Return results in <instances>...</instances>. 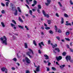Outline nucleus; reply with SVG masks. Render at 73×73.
I'll list each match as a JSON object with an SVG mask.
<instances>
[{"label": "nucleus", "mask_w": 73, "mask_h": 73, "mask_svg": "<svg viewBox=\"0 0 73 73\" xmlns=\"http://www.w3.org/2000/svg\"><path fill=\"white\" fill-rule=\"evenodd\" d=\"M44 57H46L45 58L46 60H48V59H49V56H48L47 55L44 54Z\"/></svg>", "instance_id": "obj_14"}, {"label": "nucleus", "mask_w": 73, "mask_h": 73, "mask_svg": "<svg viewBox=\"0 0 73 73\" xmlns=\"http://www.w3.org/2000/svg\"><path fill=\"white\" fill-rule=\"evenodd\" d=\"M13 61H17V59L15 58L13 59Z\"/></svg>", "instance_id": "obj_43"}, {"label": "nucleus", "mask_w": 73, "mask_h": 73, "mask_svg": "<svg viewBox=\"0 0 73 73\" xmlns=\"http://www.w3.org/2000/svg\"><path fill=\"white\" fill-rule=\"evenodd\" d=\"M12 22H13V23H14L15 24H16V21H15V20H12Z\"/></svg>", "instance_id": "obj_36"}, {"label": "nucleus", "mask_w": 73, "mask_h": 73, "mask_svg": "<svg viewBox=\"0 0 73 73\" xmlns=\"http://www.w3.org/2000/svg\"><path fill=\"white\" fill-rule=\"evenodd\" d=\"M54 50H57L58 52H60V49H59V48H55Z\"/></svg>", "instance_id": "obj_16"}, {"label": "nucleus", "mask_w": 73, "mask_h": 73, "mask_svg": "<svg viewBox=\"0 0 73 73\" xmlns=\"http://www.w3.org/2000/svg\"><path fill=\"white\" fill-rule=\"evenodd\" d=\"M25 61L27 63V64H30L31 63V60L30 59H29L28 57H26L25 58Z\"/></svg>", "instance_id": "obj_3"}, {"label": "nucleus", "mask_w": 73, "mask_h": 73, "mask_svg": "<svg viewBox=\"0 0 73 73\" xmlns=\"http://www.w3.org/2000/svg\"><path fill=\"white\" fill-rule=\"evenodd\" d=\"M29 2H32V0H26V2L28 5H29L30 4V3H29Z\"/></svg>", "instance_id": "obj_9"}, {"label": "nucleus", "mask_w": 73, "mask_h": 73, "mask_svg": "<svg viewBox=\"0 0 73 73\" xmlns=\"http://www.w3.org/2000/svg\"><path fill=\"white\" fill-rule=\"evenodd\" d=\"M48 44H50V40L48 41Z\"/></svg>", "instance_id": "obj_60"}, {"label": "nucleus", "mask_w": 73, "mask_h": 73, "mask_svg": "<svg viewBox=\"0 0 73 73\" xmlns=\"http://www.w3.org/2000/svg\"><path fill=\"white\" fill-rule=\"evenodd\" d=\"M64 18H63L62 17V19H61V23L62 24L64 23Z\"/></svg>", "instance_id": "obj_21"}, {"label": "nucleus", "mask_w": 73, "mask_h": 73, "mask_svg": "<svg viewBox=\"0 0 73 73\" xmlns=\"http://www.w3.org/2000/svg\"><path fill=\"white\" fill-rule=\"evenodd\" d=\"M29 13H30V15H32V11L31 10L30 11Z\"/></svg>", "instance_id": "obj_44"}, {"label": "nucleus", "mask_w": 73, "mask_h": 73, "mask_svg": "<svg viewBox=\"0 0 73 73\" xmlns=\"http://www.w3.org/2000/svg\"><path fill=\"white\" fill-rule=\"evenodd\" d=\"M24 45H25V48H28V45H27V43H25Z\"/></svg>", "instance_id": "obj_19"}, {"label": "nucleus", "mask_w": 73, "mask_h": 73, "mask_svg": "<svg viewBox=\"0 0 73 73\" xmlns=\"http://www.w3.org/2000/svg\"><path fill=\"white\" fill-rule=\"evenodd\" d=\"M70 61V62L71 63H73V60H71L70 59V60H69Z\"/></svg>", "instance_id": "obj_52"}, {"label": "nucleus", "mask_w": 73, "mask_h": 73, "mask_svg": "<svg viewBox=\"0 0 73 73\" xmlns=\"http://www.w3.org/2000/svg\"><path fill=\"white\" fill-rule=\"evenodd\" d=\"M41 5H38V9H41Z\"/></svg>", "instance_id": "obj_26"}, {"label": "nucleus", "mask_w": 73, "mask_h": 73, "mask_svg": "<svg viewBox=\"0 0 73 73\" xmlns=\"http://www.w3.org/2000/svg\"><path fill=\"white\" fill-rule=\"evenodd\" d=\"M38 44L39 45H43V46H44V43H43V42H42L40 43H38Z\"/></svg>", "instance_id": "obj_27"}, {"label": "nucleus", "mask_w": 73, "mask_h": 73, "mask_svg": "<svg viewBox=\"0 0 73 73\" xmlns=\"http://www.w3.org/2000/svg\"><path fill=\"white\" fill-rule=\"evenodd\" d=\"M0 40L2 41V44H4L5 45H7V39L6 37L4 36L3 37H1L0 38Z\"/></svg>", "instance_id": "obj_1"}, {"label": "nucleus", "mask_w": 73, "mask_h": 73, "mask_svg": "<svg viewBox=\"0 0 73 73\" xmlns=\"http://www.w3.org/2000/svg\"><path fill=\"white\" fill-rule=\"evenodd\" d=\"M65 40H67V41H70V39H69L68 38H65Z\"/></svg>", "instance_id": "obj_46"}, {"label": "nucleus", "mask_w": 73, "mask_h": 73, "mask_svg": "<svg viewBox=\"0 0 73 73\" xmlns=\"http://www.w3.org/2000/svg\"><path fill=\"white\" fill-rule=\"evenodd\" d=\"M70 51L71 52H73V49H72V48H70Z\"/></svg>", "instance_id": "obj_54"}, {"label": "nucleus", "mask_w": 73, "mask_h": 73, "mask_svg": "<svg viewBox=\"0 0 73 73\" xmlns=\"http://www.w3.org/2000/svg\"><path fill=\"white\" fill-rule=\"evenodd\" d=\"M33 44H34L35 46H37V44H36V42L35 40H33Z\"/></svg>", "instance_id": "obj_20"}, {"label": "nucleus", "mask_w": 73, "mask_h": 73, "mask_svg": "<svg viewBox=\"0 0 73 73\" xmlns=\"http://www.w3.org/2000/svg\"><path fill=\"white\" fill-rule=\"evenodd\" d=\"M5 5L6 7H8V5H9V3L8 2H6L5 3Z\"/></svg>", "instance_id": "obj_31"}, {"label": "nucleus", "mask_w": 73, "mask_h": 73, "mask_svg": "<svg viewBox=\"0 0 73 73\" xmlns=\"http://www.w3.org/2000/svg\"><path fill=\"white\" fill-rule=\"evenodd\" d=\"M11 25L12 27H14V29H16V27H15V25H13V23H11Z\"/></svg>", "instance_id": "obj_15"}, {"label": "nucleus", "mask_w": 73, "mask_h": 73, "mask_svg": "<svg viewBox=\"0 0 73 73\" xmlns=\"http://www.w3.org/2000/svg\"><path fill=\"white\" fill-rule=\"evenodd\" d=\"M38 45H39L40 49H42V46H41V44H38Z\"/></svg>", "instance_id": "obj_55"}, {"label": "nucleus", "mask_w": 73, "mask_h": 73, "mask_svg": "<svg viewBox=\"0 0 73 73\" xmlns=\"http://www.w3.org/2000/svg\"><path fill=\"white\" fill-rule=\"evenodd\" d=\"M1 24L3 27H5V25H4V23L1 22Z\"/></svg>", "instance_id": "obj_25"}, {"label": "nucleus", "mask_w": 73, "mask_h": 73, "mask_svg": "<svg viewBox=\"0 0 73 73\" xmlns=\"http://www.w3.org/2000/svg\"><path fill=\"white\" fill-rule=\"evenodd\" d=\"M25 28H26V29H27V31L29 30V28H28V27L27 26H25Z\"/></svg>", "instance_id": "obj_37"}, {"label": "nucleus", "mask_w": 73, "mask_h": 73, "mask_svg": "<svg viewBox=\"0 0 73 73\" xmlns=\"http://www.w3.org/2000/svg\"><path fill=\"white\" fill-rule=\"evenodd\" d=\"M18 27L19 28H21V29H23V26H21V25H18Z\"/></svg>", "instance_id": "obj_29"}, {"label": "nucleus", "mask_w": 73, "mask_h": 73, "mask_svg": "<svg viewBox=\"0 0 73 73\" xmlns=\"http://www.w3.org/2000/svg\"><path fill=\"white\" fill-rule=\"evenodd\" d=\"M1 5L2 6H3V7H4L5 6V4L3 3H1Z\"/></svg>", "instance_id": "obj_49"}, {"label": "nucleus", "mask_w": 73, "mask_h": 73, "mask_svg": "<svg viewBox=\"0 0 73 73\" xmlns=\"http://www.w3.org/2000/svg\"><path fill=\"white\" fill-rule=\"evenodd\" d=\"M40 33L41 35H42V36H43V35H44V34L43 32H41Z\"/></svg>", "instance_id": "obj_53"}, {"label": "nucleus", "mask_w": 73, "mask_h": 73, "mask_svg": "<svg viewBox=\"0 0 73 73\" xmlns=\"http://www.w3.org/2000/svg\"><path fill=\"white\" fill-rule=\"evenodd\" d=\"M40 66L38 65V66L36 68V72H39V71H40Z\"/></svg>", "instance_id": "obj_13"}, {"label": "nucleus", "mask_w": 73, "mask_h": 73, "mask_svg": "<svg viewBox=\"0 0 73 73\" xmlns=\"http://www.w3.org/2000/svg\"><path fill=\"white\" fill-rule=\"evenodd\" d=\"M66 54V53L65 52H64L63 53H62V55L63 56H65Z\"/></svg>", "instance_id": "obj_24"}, {"label": "nucleus", "mask_w": 73, "mask_h": 73, "mask_svg": "<svg viewBox=\"0 0 73 73\" xmlns=\"http://www.w3.org/2000/svg\"><path fill=\"white\" fill-rule=\"evenodd\" d=\"M66 59L67 62H68V61H69L71 60V58L69 56H67L66 57Z\"/></svg>", "instance_id": "obj_5"}, {"label": "nucleus", "mask_w": 73, "mask_h": 73, "mask_svg": "<svg viewBox=\"0 0 73 73\" xmlns=\"http://www.w3.org/2000/svg\"><path fill=\"white\" fill-rule=\"evenodd\" d=\"M53 52L54 53H55V54H56V52L54 51V50H53Z\"/></svg>", "instance_id": "obj_63"}, {"label": "nucleus", "mask_w": 73, "mask_h": 73, "mask_svg": "<svg viewBox=\"0 0 73 73\" xmlns=\"http://www.w3.org/2000/svg\"><path fill=\"white\" fill-rule=\"evenodd\" d=\"M45 29H46V30H48V29H50V28L48 27H45Z\"/></svg>", "instance_id": "obj_47"}, {"label": "nucleus", "mask_w": 73, "mask_h": 73, "mask_svg": "<svg viewBox=\"0 0 73 73\" xmlns=\"http://www.w3.org/2000/svg\"><path fill=\"white\" fill-rule=\"evenodd\" d=\"M10 7H11L12 8V11H13V8H14V7H15V5L12 3H10Z\"/></svg>", "instance_id": "obj_10"}, {"label": "nucleus", "mask_w": 73, "mask_h": 73, "mask_svg": "<svg viewBox=\"0 0 73 73\" xmlns=\"http://www.w3.org/2000/svg\"><path fill=\"white\" fill-rule=\"evenodd\" d=\"M47 3H45V4L46 6H48L49 4L51 3V0H46Z\"/></svg>", "instance_id": "obj_4"}, {"label": "nucleus", "mask_w": 73, "mask_h": 73, "mask_svg": "<svg viewBox=\"0 0 73 73\" xmlns=\"http://www.w3.org/2000/svg\"><path fill=\"white\" fill-rule=\"evenodd\" d=\"M22 17L23 19H25V17L23 15L22 16Z\"/></svg>", "instance_id": "obj_64"}, {"label": "nucleus", "mask_w": 73, "mask_h": 73, "mask_svg": "<svg viewBox=\"0 0 73 73\" xmlns=\"http://www.w3.org/2000/svg\"><path fill=\"white\" fill-rule=\"evenodd\" d=\"M37 12L38 13H41V12H40V9H37Z\"/></svg>", "instance_id": "obj_40"}, {"label": "nucleus", "mask_w": 73, "mask_h": 73, "mask_svg": "<svg viewBox=\"0 0 73 73\" xmlns=\"http://www.w3.org/2000/svg\"><path fill=\"white\" fill-rule=\"evenodd\" d=\"M69 32L67 31L66 33V36H68L69 35Z\"/></svg>", "instance_id": "obj_32"}, {"label": "nucleus", "mask_w": 73, "mask_h": 73, "mask_svg": "<svg viewBox=\"0 0 73 73\" xmlns=\"http://www.w3.org/2000/svg\"><path fill=\"white\" fill-rule=\"evenodd\" d=\"M38 52L39 53H40V54H41V51H40V50H38Z\"/></svg>", "instance_id": "obj_57"}, {"label": "nucleus", "mask_w": 73, "mask_h": 73, "mask_svg": "<svg viewBox=\"0 0 73 73\" xmlns=\"http://www.w3.org/2000/svg\"><path fill=\"white\" fill-rule=\"evenodd\" d=\"M49 33H50V34H53V31L51 30L50 31Z\"/></svg>", "instance_id": "obj_45"}, {"label": "nucleus", "mask_w": 73, "mask_h": 73, "mask_svg": "<svg viewBox=\"0 0 73 73\" xmlns=\"http://www.w3.org/2000/svg\"><path fill=\"white\" fill-rule=\"evenodd\" d=\"M11 69L12 70H15V69H16V68L15 67H12L11 68Z\"/></svg>", "instance_id": "obj_51"}, {"label": "nucleus", "mask_w": 73, "mask_h": 73, "mask_svg": "<svg viewBox=\"0 0 73 73\" xmlns=\"http://www.w3.org/2000/svg\"><path fill=\"white\" fill-rule=\"evenodd\" d=\"M42 13L44 15V16L45 17H49V15H48V14H46V13H45V11H44L43 10L42 11Z\"/></svg>", "instance_id": "obj_6"}, {"label": "nucleus", "mask_w": 73, "mask_h": 73, "mask_svg": "<svg viewBox=\"0 0 73 73\" xmlns=\"http://www.w3.org/2000/svg\"><path fill=\"white\" fill-rule=\"evenodd\" d=\"M70 4H71V5H73V2H72V0H70Z\"/></svg>", "instance_id": "obj_41"}, {"label": "nucleus", "mask_w": 73, "mask_h": 73, "mask_svg": "<svg viewBox=\"0 0 73 73\" xmlns=\"http://www.w3.org/2000/svg\"><path fill=\"white\" fill-rule=\"evenodd\" d=\"M58 4H59V5H60V7H62V5L61 4V3H60V2H58Z\"/></svg>", "instance_id": "obj_48"}, {"label": "nucleus", "mask_w": 73, "mask_h": 73, "mask_svg": "<svg viewBox=\"0 0 73 73\" xmlns=\"http://www.w3.org/2000/svg\"><path fill=\"white\" fill-rule=\"evenodd\" d=\"M58 33H61V31L60 29L58 30Z\"/></svg>", "instance_id": "obj_56"}, {"label": "nucleus", "mask_w": 73, "mask_h": 73, "mask_svg": "<svg viewBox=\"0 0 73 73\" xmlns=\"http://www.w3.org/2000/svg\"><path fill=\"white\" fill-rule=\"evenodd\" d=\"M25 6H26V7H27V8H28V9H29V6H28V5H27L26 4Z\"/></svg>", "instance_id": "obj_61"}, {"label": "nucleus", "mask_w": 73, "mask_h": 73, "mask_svg": "<svg viewBox=\"0 0 73 73\" xmlns=\"http://www.w3.org/2000/svg\"><path fill=\"white\" fill-rule=\"evenodd\" d=\"M15 16H17V10H15V12L14 13Z\"/></svg>", "instance_id": "obj_18"}, {"label": "nucleus", "mask_w": 73, "mask_h": 73, "mask_svg": "<svg viewBox=\"0 0 73 73\" xmlns=\"http://www.w3.org/2000/svg\"><path fill=\"white\" fill-rule=\"evenodd\" d=\"M56 59L57 61H58L59 60H61L62 59V56H59L58 57H56Z\"/></svg>", "instance_id": "obj_7"}, {"label": "nucleus", "mask_w": 73, "mask_h": 73, "mask_svg": "<svg viewBox=\"0 0 73 73\" xmlns=\"http://www.w3.org/2000/svg\"><path fill=\"white\" fill-rule=\"evenodd\" d=\"M51 69H52V70H56V69L55 68H54V67H52Z\"/></svg>", "instance_id": "obj_33"}, {"label": "nucleus", "mask_w": 73, "mask_h": 73, "mask_svg": "<svg viewBox=\"0 0 73 73\" xmlns=\"http://www.w3.org/2000/svg\"><path fill=\"white\" fill-rule=\"evenodd\" d=\"M19 20L20 22H21L22 23H24V22H23V21L22 19H21V17H19Z\"/></svg>", "instance_id": "obj_17"}, {"label": "nucleus", "mask_w": 73, "mask_h": 73, "mask_svg": "<svg viewBox=\"0 0 73 73\" xmlns=\"http://www.w3.org/2000/svg\"><path fill=\"white\" fill-rule=\"evenodd\" d=\"M55 30L56 31V32H57V27L56 25H55L54 26Z\"/></svg>", "instance_id": "obj_23"}, {"label": "nucleus", "mask_w": 73, "mask_h": 73, "mask_svg": "<svg viewBox=\"0 0 73 73\" xmlns=\"http://www.w3.org/2000/svg\"><path fill=\"white\" fill-rule=\"evenodd\" d=\"M65 66V64L61 65V66H59L60 68L61 69H63L64 67Z\"/></svg>", "instance_id": "obj_11"}, {"label": "nucleus", "mask_w": 73, "mask_h": 73, "mask_svg": "<svg viewBox=\"0 0 73 73\" xmlns=\"http://www.w3.org/2000/svg\"><path fill=\"white\" fill-rule=\"evenodd\" d=\"M56 38L59 41L60 40V38L59 36H57L56 37Z\"/></svg>", "instance_id": "obj_39"}, {"label": "nucleus", "mask_w": 73, "mask_h": 73, "mask_svg": "<svg viewBox=\"0 0 73 73\" xmlns=\"http://www.w3.org/2000/svg\"><path fill=\"white\" fill-rule=\"evenodd\" d=\"M65 25H67V26H68V25H70V26H72V25L70 23H66V24H65Z\"/></svg>", "instance_id": "obj_30"}, {"label": "nucleus", "mask_w": 73, "mask_h": 73, "mask_svg": "<svg viewBox=\"0 0 73 73\" xmlns=\"http://www.w3.org/2000/svg\"><path fill=\"white\" fill-rule=\"evenodd\" d=\"M66 46H67V47L68 48H70L69 46L67 44L66 45Z\"/></svg>", "instance_id": "obj_59"}, {"label": "nucleus", "mask_w": 73, "mask_h": 73, "mask_svg": "<svg viewBox=\"0 0 73 73\" xmlns=\"http://www.w3.org/2000/svg\"><path fill=\"white\" fill-rule=\"evenodd\" d=\"M47 21L48 24H50L51 23V21L49 20H47Z\"/></svg>", "instance_id": "obj_28"}, {"label": "nucleus", "mask_w": 73, "mask_h": 73, "mask_svg": "<svg viewBox=\"0 0 73 73\" xmlns=\"http://www.w3.org/2000/svg\"><path fill=\"white\" fill-rule=\"evenodd\" d=\"M46 68L47 69V71H49L50 70V68H49L47 67Z\"/></svg>", "instance_id": "obj_42"}, {"label": "nucleus", "mask_w": 73, "mask_h": 73, "mask_svg": "<svg viewBox=\"0 0 73 73\" xmlns=\"http://www.w3.org/2000/svg\"><path fill=\"white\" fill-rule=\"evenodd\" d=\"M12 37L14 39H15V38H16V37L15 36H13Z\"/></svg>", "instance_id": "obj_58"}, {"label": "nucleus", "mask_w": 73, "mask_h": 73, "mask_svg": "<svg viewBox=\"0 0 73 73\" xmlns=\"http://www.w3.org/2000/svg\"><path fill=\"white\" fill-rule=\"evenodd\" d=\"M51 45L53 49H54L55 48H56L57 46V44H55L54 45H53V43H51Z\"/></svg>", "instance_id": "obj_8"}, {"label": "nucleus", "mask_w": 73, "mask_h": 73, "mask_svg": "<svg viewBox=\"0 0 73 73\" xmlns=\"http://www.w3.org/2000/svg\"><path fill=\"white\" fill-rule=\"evenodd\" d=\"M1 13H3V14L5 13V11H4V10H3L2 11H1Z\"/></svg>", "instance_id": "obj_38"}, {"label": "nucleus", "mask_w": 73, "mask_h": 73, "mask_svg": "<svg viewBox=\"0 0 73 73\" xmlns=\"http://www.w3.org/2000/svg\"><path fill=\"white\" fill-rule=\"evenodd\" d=\"M33 2H34V4L36 5V4H37V1L36 0H34L33 1Z\"/></svg>", "instance_id": "obj_34"}, {"label": "nucleus", "mask_w": 73, "mask_h": 73, "mask_svg": "<svg viewBox=\"0 0 73 73\" xmlns=\"http://www.w3.org/2000/svg\"><path fill=\"white\" fill-rule=\"evenodd\" d=\"M29 50L30 51L27 52L26 53L27 55H28V56H29L30 58H32V56L30 54H31V52H32V54L33 55V54H34L33 53V51H32V50L31 49H29Z\"/></svg>", "instance_id": "obj_2"}, {"label": "nucleus", "mask_w": 73, "mask_h": 73, "mask_svg": "<svg viewBox=\"0 0 73 73\" xmlns=\"http://www.w3.org/2000/svg\"><path fill=\"white\" fill-rule=\"evenodd\" d=\"M55 15L57 17H59V15H58V13H56Z\"/></svg>", "instance_id": "obj_50"}, {"label": "nucleus", "mask_w": 73, "mask_h": 73, "mask_svg": "<svg viewBox=\"0 0 73 73\" xmlns=\"http://www.w3.org/2000/svg\"><path fill=\"white\" fill-rule=\"evenodd\" d=\"M64 16L65 17H68V15H67V14L65 13L64 15Z\"/></svg>", "instance_id": "obj_35"}, {"label": "nucleus", "mask_w": 73, "mask_h": 73, "mask_svg": "<svg viewBox=\"0 0 73 73\" xmlns=\"http://www.w3.org/2000/svg\"><path fill=\"white\" fill-rule=\"evenodd\" d=\"M1 70L3 72H4L5 70H8L5 67H3V68H2L1 69Z\"/></svg>", "instance_id": "obj_12"}, {"label": "nucleus", "mask_w": 73, "mask_h": 73, "mask_svg": "<svg viewBox=\"0 0 73 73\" xmlns=\"http://www.w3.org/2000/svg\"><path fill=\"white\" fill-rule=\"evenodd\" d=\"M56 65H60V64H58L57 62H56Z\"/></svg>", "instance_id": "obj_62"}, {"label": "nucleus", "mask_w": 73, "mask_h": 73, "mask_svg": "<svg viewBox=\"0 0 73 73\" xmlns=\"http://www.w3.org/2000/svg\"><path fill=\"white\" fill-rule=\"evenodd\" d=\"M17 9H18L19 12H21V9H20V8L19 7H17Z\"/></svg>", "instance_id": "obj_22"}]
</instances>
